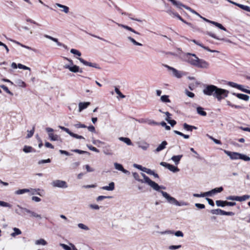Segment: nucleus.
Segmentation results:
<instances>
[{
    "label": "nucleus",
    "instance_id": "1",
    "mask_svg": "<svg viewBox=\"0 0 250 250\" xmlns=\"http://www.w3.org/2000/svg\"><path fill=\"white\" fill-rule=\"evenodd\" d=\"M203 93L208 96H213L217 98L218 101L228 97L229 91L218 88L214 85H208L203 89Z\"/></svg>",
    "mask_w": 250,
    "mask_h": 250
},
{
    "label": "nucleus",
    "instance_id": "2",
    "mask_svg": "<svg viewBox=\"0 0 250 250\" xmlns=\"http://www.w3.org/2000/svg\"><path fill=\"white\" fill-rule=\"evenodd\" d=\"M185 56L186 61L194 66L207 69L209 66L208 62L204 60L199 59L195 54L188 53L185 54Z\"/></svg>",
    "mask_w": 250,
    "mask_h": 250
},
{
    "label": "nucleus",
    "instance_id": "3",
    "mask_svg": "<svg viewBox=\"0 0 250 250\" xmlns=\"http://www.w3.org/2000/svg\"><path fill=\"white\" fill-rule=\"evenodd\" d=\"M133 176L134 178L138 182L142 183H146L151 187L153 189L158 191L160 187L159 185L155 182L151 180L149 177L146 176L144 173H141V175L143 177V179L140 178V176L138 173L136 172L133 173Z\"/></svg>",
    "mask_w": 250,
    "mask_h": 250
},
{
    "label": "nucleus",
    "instance_id": "4",
    "mask_svg": "<svg viewBox=\"0 0 250 250\" xmlns=\"http://www.w3.org/2000/svg\"><path fill=\"white\" fill-rule=\"evenodd\" d=\"M160 192L162 194L163 197L165 198L167 202L170 204L179 207L187 206L188 205V204L186 202L183 201L180 202L178 201L175 198L171 196L167 192L160 191Z\"/></svg>",
    "mask_w": 250,
    "mask_h": 250
},
{
    "label": "nucleus",
    "instance_id": "5",
    "mask_svg": "<svg viewBox=\"0 0 250 250\" xmlns=\"http://www.w3.org/2000/svg\"><path fill=\"white\" fill-rule=\"evenodd\" d=\"M64 59L67 60L69 62V63L64 64L63 65L64 68L68 69L70 72L73 73L83 72L82 69H81L79 66L74 64L72 60L67 58H64Z\"/></svg>",
    "mask_w": 250,
    "mask_h": 250
},
{
    "label": "nucleus",
    "instance_id": "6",
    "mask_svg": "<svg viewBox=\"0 0 250 250\" xmlns=\"http://www.w3.org/2000/svg\"><path fill=\"white\" fill-rule=\"evenodd\" d=\"M51 185L53 188H67L68 187V184L65 181L59 179L53 180Z\"/></svg>",
    "mask_w": 250,
    "mask_h": 250
},
{
    "label": "nucleus",
    "instance_id": "7",
    "mask_svg": "<svg viewBox=\"0 0 250 250\" xmlns=\"http://www.w3.org/2000/svg\"><path fill=\"white\" fill-rule=\"evenodd\" d=\"M136 144L138 148L144 151H146L148 150L150 145L145 140H140L136 142Z\"/></svg>",
    "mask_w": 250,
    "mask_h": 250
},
{
    "label": "nucleus",
    "instance_id": "8",
    "mask_svg": "<svg viewBox=\"0 0 250 250\" xmlns=\"http://www.w3.org/2000/svg\"><path fill=\"white\" fill-rule=\"evenodd\" d=\"M164 66L169 71H171L173 76L176 77L177 78H181L184 75V73L183 72L179 71L172 67H171L167 64H165Z\"/></svg>",
    "mask_w": 250,
    "mask_h": 250
},
{
    "label": "nucleus",
    "instance_id": "9",
    "mask_svg": "<svg viewBox=\"0 0 250 250\" xmlns=\"http://www.w3.org/2000/svg\"><path fill=\"white\" fill-rule=\"evenodd\" d=\"M45 130L48 133V137L51 141H56L60 139V137L59 135L53 133L54 129L53 128L51 127H46Z\"/></svg>",
    "mask_w": 250,
    "mask_h": 250
},
{
    "label": "nucleus",
    "instance_id": "10",
    "mask_svg": "<svg viewBox=\"0 0 250 250\" xmlns=\"http://www.w3.org/2000/svg\"><path fill=\"white\" fill-rule=\"evenodd\" d=\"M17 207L20 208L21 209V210H24V211H25L26 213H28L30 214V216L31 217H35V218H38V219H42V216L40 214H38L37 213L34 212V211H33L27 208H23L21 206H20V205H17Z\"/></svg>",
    "mask_w": 250,
    "mask_h": 250
},
{
    "label": "nucleus",
    "instance_id": "11",
    "mask_svg": "<svg viewBox=\"0 0 250 250\" xmlns=\"http://www.w3.org/2000/svg\"><path fill=\"white\" fill-rule=\"evenodd\" d=\"M59 127L60 129H61L62 130L66 132L70 136H71V137H72L73 138H75L78 139H83V140L85 139V138L83 136L79 135L77 134H75V133H73L72 132L70 131L69 130V129L67 128H66L64 126H61V125L59 126Z\"/></svg>",
    "mask_w": 250,
    "mask_h": 250
},
{
    "label": "nucleus",
    "instance_id": "12",
    "mask_svg": "<svg viewBox=\"0 0 250 250\" xmlns=\"http://www.w3.org/2000/svg\"><path fill=\"white\" fill-rule=\"evenodd\" d=\"M211 213L213 214L222 215H229L232 216L234 215L232 212H227L221 209H215L211 210Z\"/></svg>",
    "mask_w": 250,
    "mask_h": 250
},
{
    "label": "nucleus",
    "instance_id": "13",
    "mask_svg": "<svg viewBox=\"0 0 250 250\" xmlns=\"http://www.w3.org/2000/svg\"><path fill=\"white\" fill-rule=\"evenodd\" d=\"M160 165L166 168L169 169L170 171L173 172H177L179 171V169L177 167L167 163L166 162H162L160 163Z\"/></svg>",
    "mask_w": 250,
    "mask_h": 250
},
{
    "label": "nucleus",
    "instance_id": "14",
    "mask_svg": "<svg viewBox=\"0 0 250 250\" xmlns=\"http://www.w3.org/2000/svg\"><path fill=\"white\" fill-rule=\"evenodd\" d=\"M224 152L229 156L231 160H236L240 159V153L229 151L226 150H224Z\"/></svg>",
    "mask_w": 250,
    "mask_h": 250
},
{
    "label": "nucleus",
    "instance_id": "15",
    "mask_svg": "<svg viewBox=\"0 0 250 250\" xmlns=\"http://www.w3.org/2000/svg\"><path fill=\"white\" fill-rule=\"evenodd\" d=\"M53 6L54 8H59L60 11L65 14H68L69 12V8L68 6L62 4L56 3L53 5Z\"/></svg>",
    "mask_w": 250,
    "mask_h": 250
},
{
    "label": "nucleus",
    "instance_id": "16",
    "mask_svg": "<svg viewBox=\"0 0 250 250\" xmlns=\"http://www.w3.org/2000/svg\"><path fill=\"white\" fill-rule=\"evenodd\" d=\"M125 35L126 39L127 41H129L130 42H131L133 45L140 46H143V44L141 43H140L136 41L135 39H133L129 34H127L126 33H125Z\"/></svg>",
    "mask_w": 250,
    "mask_h": 250
},
{
    "label": "nucleus",
    "instance_id": "17",
    "mask_svg": "<svg viewBox=\"0 0 250 250\" xmlns=\"http://www.w3.org/2000/svg\"><path fill=\"white\" fill-rule=\"evenodd\" d=\"M60 245L64 250H78L75 246L71 243H69L68 245L64 244H60Z\"/></svg>",
    "mask_w": 250,
    "mask_h": 250
},
{
    "label": "nucleus",
    "instance_id": "18",
    "mask_svg": "<svg viewBox=\"0 0 250 250\" xmlns=\"http://www.w3.org/2000/svg\"><path fill=\"white\" fill-rule=\"evenodd\" d=\"M223 190V188L222 187H219L215 188L210 191H208V192H206V194L207 195V196H212L217 193H219L222 191Z\"/></svg>",
    "mask_w": 250,
    "mask_h": 250
},
{
    "label": "nucleus",
    "instance_id": "19",
    "mask_svg": "<svg viewBox=\"0 0 250 250\" xmlns=\"http://www.w3.org/2000/svg\"><path fill=\"white\" fill-rule=\"evenodd\" d=\"M78 59L80 61V62L81 63H82L84 65L89 66L96 68H100V67L98 66V65L96 63H92L91 62H88L81 58H78Z\"/></svg>",
    "mask_w": 250,
    "mask_h": 250
},
{
    "label": "nucleus",
    "instance_id": "20",
    "mask_svg": "<svg viewBox=\"0 0 250 250\" xmlns=\"http://www.w3.org/2000/svg\"><path fill=\"white\" fill-rule=\"evenodd\" d=\"M114 165L115 168L116 169L121 171L125 174H129V172L128 170L124 169L122 165L118 164L117 163H115Z\"/></svg>",
    "mask_w": 250,
    "mask_h": 250
},
{
    "label": "nucleus",
    "instance_id": "21",
    "mask_svg": "<svg viewBox=\"0 0 250 250\" xmlns=\"http://www.w3.org/2000/svg\"><path fill=\"white\" fill-rule=\"evenodd\" d=\"M90 104V103L88 102H80L79 104V112H81L83 110L86 108Z\"/></svg>",
    "mask_w": 250,
    "mask_h": 250
},
{
    "label": "nucleus",
    "instance_id": "22",
    "mask_svg": "<svg viewBox=\"0 0 250 250\" xmlns=\"http://www.w3.org/2000/svg\"><path fill=\"white\" fill-rule=\"evenodd\" d=\"M232 94L233 95L236 96L238 98H239L241 100L246 101H248L250 99V97L248 95H245L244 94H241V93L237 94L235 93H233Z\"/></svg>",
    "mask_w": 250,
    "mask_h": 250
},
{
    "label": "nucleus",
    "instance_id": "23",
    "mask_svg": "<svg viewBox=\"0 0 250 250\" xmlns=\"http://www.w3.org/2000/svg\"><path fill=\"white\" fill-rule=\"evenodd\" d=\"M193 42H194V43H195L196 44L199 45V46L201 47L202 48H203V49L207 50L208 51H209V52H218V51L217 50H211L209 48H208V47H206L204 45H203L202 44L199 43V42H197L196 40H192L191 41Z\"/></svg>",
    "mask_w": 250,
    "mask_h": 250
},
{
    "label": "nucleus",
    "instance_id": "24",
    "mask_svg": "<svg viewBox=\"0 0 250 250\" xmlns=\"http://www.w3.org/2000/svg\"><path fill=\"white\" fill-rule=\"evenodd\" d=\"M167 143L166 141H163L161 144H160L158 147L155 149V152H159L162 150L164 149L166 146L167 145Z\"/></svg>",
    "mask_w": 250,
    "mask_h": 250
},
{
    "label": "nucleus",
    "instance_id": "25",
    "mask_svg": "<svg viewBox=\"0 0 250 250\" xmlns=\"http://www.w3.org/2000/svg\"><path fill=\"white\" fill-rule=\"evenodd\" d=\"M115 188V184L114 182H110L108 186H104L101 188L103 190H105L107 191H112Z\"/></svg>",
    "mask_w": 250,
    "mask_h": 250
},
{
    "label": "nucleus",
    "instance_id": "26",
    "mask_svg": "<svg viewBox=\"0 0 250 250\" xmlns=\"http://www.w3.org/2000/svg\"><path fill=\"white\" fill-rule=\"evenodd\" d=\"M117 24L119 27L124 28L126 29L127 30H128L129 31H130V32H131L133 33H135L137 35L140 34V33L139 32L136 31L133 29H132V28H131L130 27H129L128 26H127V25H124V24H120V23H117Z\"/></svg>",
    "mask_w": 250,
    "mask_h": 250
},
{
    "label": "nucleus",
    "instance_id": "27",
    "mask_svg": "<svg viewBox=\"0 0 250 250\" xmlns=\"http://www.w3.org/2000/svg\"><path fill=\"white\" fill-rule=\"evenodd\" d=\"M183 157V155H174L171 158V160L176 165H178L181 158Z\"/></svg>",
    "mask_w": 250,
    "mask_h": 250
},
{
    "label": "nucleus",
    "instance_id": "28",
    "mask_svg": "<svg viewBox=\"0 0 250 250\" xmlns=\"http://www.w3.org/2000/svg\"><path fill=\"white\" fill-rule=\"evenodd\" d=\"M44 37L54 42L59 46H64L62 43L59 42L58 41V40L57 38H53V37H52L49 35H45Z\"/></svg>",
    "mask_w": 250,
    "mask_h": 250
},
{
    "label": "nucleus",
    "instance_id": "29",
    "mask_svg": "<svg viewBox=\"0 0 250 250\" xmlns=\"http://www.w3.org/2000/svg\"><path fill=\"white\" fill-rule=\"evenodd\" d=\"M119 140L124 142L128 146H132V142L129 138L121 137L119 138Z\"/></svg>",
    "mask_w": 250,
    "mask_h": 250
},
{
    "label": "nucleus",
    "instance_id": "30",
    "mask_svg": "<svg viewBox=\"0 0 250 250\" xmlns=\"http://www.w3.org/2000/svg\"><path fill=\"white\" fill-rule=\"evenodd\" d=\"M29 192L28 188L20 189L15 191V194L16 195H21L26 193Z\"/></svg>",
    "mask_w": 250,
    "mask_h": 250
},
{
    "label": "nucleus",
    "instance_id": "31",
    "mask_svg": "<svg viewBox=\"0 0 250 250\" xmlns=\"http://www.w3.org/2000/svg\"><path fill=\"white\" fill-rule=\"evenodd\" d=\"M35 244L36 245H42V246H45L47 245V242L43 239H40L38 240H37L35 242Z\"/></svg>",
    "mask_w": 250,
    "mask_h": 250
},
{
    "label": "nucleus",
    "instance_id": "32",
    "mask_svg": "<svg viewBox=\"0 0 250 250\" xmlns=\"http://www.w3.org/2000/svg\"><path fill=\"white\" fill-rule=\"evenodd\" d=\"M13 229L14 232L11 234V236L12 237H15L16 236L19 235H20L21 234V231L19 229L17 228H13Z\"/></svg>",
    "mask_w": 250,
    "mask_h": 250
},
{
    "label": "nucleus",
    "instance_id": "33",
    "mask_svg": "<svg viewBox=\"0 0 250 250\" xmlns=\"http://www.w3.org/2000/svg\"><path fill=\"white\" fill-rule=\"evenodd\" d=\"M183 127L185 130L190 131H192L193 129H197V128L195 126L189 125L186 123L184 124Z\"/></svg>",
    "mask_w": 250,
    "mask_h": 250
},
{
    "label": "nucleus",
    "instance_id": "34",
    "mask_svg": "<svg viewBox=\"0 0 250 250\" xmlns=\"http://www.w3.org/2000/svg\"><path fill=\"white\" fill-rule=\"evenodd\" d=\"M104 153L107 156H112L113 155L114 153L110 149L108 148L107 146H105L103 150Z\"/></svg>",
    "mask_w": 250,
    "mask_h": 250
},
{
    "label": "nucleus",
    "instance_id": "35",
    "mask_svg": "<svg viewBox=\"0 0 250 250\" xmlns=\"http://www.w3.org/2000/svg\"><path fill=\"white\" fill-rule=\"evenodd\" d=\"M29 189V192H30L32 195H34L35 194H37L38 195H39L40 196H42V194L40 192H37V191H39L41 190L40 189L38 188H28Z\"/></svg>",
    "mask_w": 250,
    "mask_h": 250
},
{
    "label": "nucleus",
    "instance_id": "36",
    "mask_svg": "<svg viewBox=\"0 0 250 250\" xmlns=\"http://www.w3.org/2000/svg\"><path fill=\"white\" fill-rule=\"evenodd\" d=\"M33 148L30 146H25L23 147V151L25 153H29L33 151Z\"/></svg>",
    "mask_w": 250,
    "mask_h": 250
},
{
    "label": "nucleus",
    "instance_id": "37",
    "mask_svg": "<svg viewBox=\"0 0 250 250\" xmlns=\"http://www.w3.org/2000/svg\"><path fill=\"white\" fill-rule=\"evenodd\" d=\"M239 159L246 162L250 161V157L249 156L242 153H240Z\"/></svg>",
    "mask_w": 250,
    "mask_h": 250
},
{
    "label": "nucleus",
    "instance_id": "38",
    "mask_svg": "<svg viewBox=\"0 0 250 250\" xmlns=\"http://www.w3.org/2000/svg\"><path fill=\"white\" fill-rule=\"evenodd\" d=\"M78 227L79 229L86 231L89 230L88 227L83 223H79L78 224Z\"/></svg>",
    "mask_w": 250,
    "mask_h": 250
},
{
    "label": "nucleus",
    "instance_id": "39",
    "mask_svg": "<svg viewBox=\"0 0 250 250\" xmlns=\"http://www.w3.org/2000/svg\"><path fill=\"white\" fill-rule=\"evenodd\" d=\"M0 206L9 208H12V205L10 204L2 201H0Z\"/></svg>",
    "mask_w": 250,
    "mask_h": 250
},
{
    "label": "nucleus",
    "instance_id": "40",
    "mask_svg": "<svg viewBox=\"0 0 250 250\" xmlns=\"http://www.w3.org/2000/svg\"><path fill=\"white\" fill-rule=\"evenodd\" d=\"M197 113L203 116H205L207 115V113L203 110V108L201 107H198L197 108Z\"/></svg>",
    "mask_w": 250,
    "mask_h": 250
},
{
    "label": "nucleus",
    "instance_id": "41",
    "mask_svg": "<svg viewBox=\"0 0 250 250\" xmlns=\"http://www.w3.org/2000/svg\"><path fill=\"white\" fill-rule=\"evenodd\" d=\"M211 23L216 26V27H218L219 28L224 31H226V29L224 26H223L220 23L213 21V22H211Z\"/></svg>",
    "mask_w": 250,
    "mask_h": 250
},
{
    "label": "nucleus",
    "instance_id": "42",
    "mask_svg": "<svg viewBox=\"0 0 250 250\" xmlns=\"http://www.w3.org/2000/svg\"><path fill=\"white\" fill-rule=\"evenodd\" d=\"M226 201L217 200L216 201V205L218 207H224L226 206Z\"/></svg>",
    "mask_w": 250,
    "mask_h": 250
},
{
    "label": "nucleus",
    "instance_id": "43",
    "mask_svg": "<svg viewBox=\"0 0 250 250\" xmlns=\"http://www.w3.org/2000/svg\"><path fill=\"white\" fill-rule=\"evenodd\" d=\"M16 83L19 86H21L22 87H25L26 86V83L23 81H22L21 80H20V79L16 81Z\"/></svg>",
    "mask_w": 250,
    "mask_h": 250
},
{
    "label": "nucleus",
    "instance_id": "44",
    "mask_svg": "<svg viewBox=\"0 0 250 250\" xmlns=\"http://www.w3.org/2000/svg\"><path fill=\"white\" fill-rule=\"evenodd\" d=\"M183 7H184L186 9L189 10L192 13H193V14H194L199 16V17H201V15L200 14H199L197 12H196L195 10H194L193 9H191V8H190V7H189L188 6H183Z\"/></svg>",
    "mask_w": 250,
    "mask_h": 250
},
{
    "label": "nucleus",
    "instance_id": "45",
    "mask_svg": "<svg viewBox=\"0 0 250 250\" xmlns=\"http://www.w3.org/2000/svg\"><path fill=\"white\" fill-rule=\"evenodd\" d=\"M238 6L240 8L242 9L243 10H244L248 12H250V7L248 6L244 5L239 3Z\"/></svg>",
    "mask_w": 250,
    "mask_h": 250
},
{
    "label": "nucleus",
    "instance_id": "46",
    "mask_svg": "<svg viewBox=\"0 0 250 250\" xmlns=\"http://www.w3.org/2000/svg\"><path fill=\"white\" fill-rule=\"evenodd\" d=\"M161 100L164 103H169L170 101L168 99V96L167 95H163L161 97Z\"/></svg>",
    "mask_w": 250,
    "mask_h": 250
},
{
    "label": "nucleus",
    "instance_id": "47",
    "mask_svg": "<svg viewBox=\"0 0 250 250\" xmlns=\"http://www.w3.org/2000/svg\"><path fill=\"white\" fill-rule=\"evenodd\" d=\"M174 132L177 135H179L180 136L183 137L185 139H188L189 137V135L184 134L183 133H182L179 131L174 130Z\"/></svg>",
    "mask_w": 250,
    "mask_h": 250
},
{
    "label": "nucleus",
    "instance_id": "48",
    "mask_svg": "<svg viewBox=\"0 0 250 250\" xmlns=\"http://www.w3.org/2000/svg\"><path fill=\"white\" fill-rule=\"evenodd\" d=\"M250 198V195H244L242 196H239V202H243L248 200Z\"/></svg>",
    "mask_w": 250,
    "mask_h": 250
},
{
    "label": "nucleus",
    "instance_id": "49",
    "mask_svg": "<svg viewBox=\"0 0 250 250\" xmlns=\"http://www.w3.org/2000/svg\"><path fill=\"white\" fill-rule=\"evenodd\" d=\"M207 34L209 35L211 37H212L215 39H216L217 40H224L223 39H220V38H218L214 34L212 33V32H207Z\"/></svg>",
    "mask_w": 250,
    "mask_h": 250
},
{
    "label": "nucleus",
    "instance_id": "50",
    "mask_svg": "<svg viewBox=\"0 0 250 250\" xmlns=\"http://www.w3.org/2000/svg\"><path fill=\"white\" fill-rule=\"evenodd\" d=\"M0 87L1 88H2L6 93H7L8 94H10V95L11 96H13V94L12 92H11L9 89L8 88H7V87H6L5 85H0Z\"/></svg>",
    "mask_w": 250,
    "mask_h": 250
},
{
    "label": "nucleus",
    "instance_id": "51",
    "mask_svg": "<svg viewBox=\"0 0 250 250\" xmlns=\"http://www.w3.org/2000/svg\"><path fill=\"white\" fill-rule=\"evenodd\" d=\"M18 67L20 69H24V70H29L30 71L31 70V69L30 67H27L25 65H24L21 63H18Z\"/></svg>",
    "mask_w": 250,
    "mask_h": 250
},
{
    "label": "nucleus",
    "instance_id": "52",
    "mask_svg": "<svg viewBox=\"0 0 250 250\" xmlns=\"http://www.w3.org/2000/svg\"><path fill=\"white\" fill-rule=\"evenodd\" d=\"M34 131H35V127H33L32 129L30 130V131H27V136H26V138H31L34 134Z\"/></svg>",
    "mask_w": 250,
    "mask_h": 250
},
{
    "label": "nucleus",
    "instance_id": "53",
    "mask_svg": "<svg viewBox=\"0 0 250 250\" xmlns=\"http://www.w3.org/2000/svg\"><path fill=\"white\" fill-rule=\"evenodd\" d=\"M70 52L73 54L77 55L78 56H81V53L79 50L75 49H71L70 50Z\"/></svg>",
    "mask_w": 250,
    "mask_h": 250
},
{
    "label": "nucleus",
    "instance_id": "54",
    "mask_svg": "<svg viewBox=\"0 0 250 250\" xmlns=\"http://www.w3.org/2000/svg\"><path fill=\"white\" fill-rule=\"evenodd\" d=\"M228 85L231 87L236 88H239L240 87L239 86V84H238L236 83H235L233 82H230L228 83Z\"/></svg>",
    "mask_w": 250,
    "mask_h": 250
},
{
    "label": "nucleus",
    "instance_id": "55",
    "mask_svg": "<svg viewBox=\"0 0 250 250\" xmlns=\"http://www.w3.org/2000/svg\"><path fill=\"white\" fill-rule=\"evenodd\" d=\"M74 126L77 128H86V125H85L84 124H82L80 123H79L78 124L74 125Z\"/></svg>",
    "mask_w": 250,
    "mask_h": 250
},
{
    "label": "nucleus",
    "instance_id": "56",
    "mask_svg": "<svg viewBox=\"0 0 250 250\" xmlns=\"http://www.w3.org/2000/svg\"><path fill=\"white\" fill-rule=\"evenodd\" d=\"M166 120L172 126H173L176 124V122L175 120L168 119L166 118Z\"/></svg>",
    "mask_w": 250,
    "mask_h": 250
},
{
    "label": "nucleus",
    "instance_id": "57",
    "mask_svg": "<svg viewBox=\"0 0 250 250\" xmlns=\"http://www.w3.org/2000/svg\"><path fill=\"white\" fill-rule=\"evenodd\" d=\"M115 92L122 98H124L125 97V96L121 92V91L119 90V89L116 87L115 88Z\"/></svg>",
    "mask_w": 250,
    "mask_h": 250
},
{
    "label": "nucleus",
    "instance_id": "58",
    "mask_svg": "<svg viewBox=\"0 0 250 250\" xmlns=\"http://www.w3.org/2000/svg\"><path fill=\"white\" fill-rule=\"evenodd\" d=\"M87 146L88 147V148L93 151H94V152H96L97 153H99V149H98L97 148H96L95 147H94L92 146H90V145H87Z\"/></svg>",
    "mask_w": 250,
    "mask_h": 250
},
{
    "label": "nucleus",
    "instance_id": "59",
    "mask_svg": "<svg viewBox=\"0 0 250 250\" xmlns=\"http://www.w3.org/2000/svg\"><path fill=\"white\" fill-rule=\"evenodd\" d=\"M92 143L97 146H99L100 144H104V143L99 140H93Z\"/></svg>",
    "mask_w": 250,
    "mask_h": 250
},
{
    "label": "nucleus",
    "instance_id": "60",
    "mask_svg": "<svg viewBox=\"0 0 250 250\" xmlns=\"http://www.w3.org/2000/svg\"><path fill=\"white\" fill-rule=\"evenodd\" d=\"M193 196L195 197H204L207 196V195L206 194V192H204L201 194L194 193L193 194Z\"/></svg>",
    "mask_w": 250,
    "mask_h": 250
},
{
    "label": "nucleus",
    "instance_id": "61",
    "mask_svg": "<svg viewBox=\"0 0 250 250\" xmlns=\"http://www.w3.org/2000/svg\"><path fill=\"white\" fill-rule=\"evenodd\" d=\"M160 233L161 234H174V231L170 230H167L164 231H161Z\"/></svg>",
    "mask_w": 250,
    "mask_h": 250
},
{
    "label": "nucleus",
    "instance_id": "62",
    "mask_svg": "<svg viewBox=\"0 0 250 250\" xmlns=\"http://www.w3.org/2000/svg\"><path fill=\"white\" fill-rule=\"evenodd\" d=\"M174 234L177 237H183L184 236L183 233L180 230H178L176 231L175 232H174Z\"/></svg>",
    "mask_w": 250,
    "mask_h": 250
},
{
    "label": "nucleus",
    "instance_id": "63",
    "mask_svg": "<svg viewBox=\"0 0 250 250\" xmlns=\"http://www.w3.org/2000/svg\"><path fill=\"white\" fill-rule=\"evenodd\" d=\"M181 247V245H177V246L172 245V246H170L168 247V249L170 250H174L178 249L180 248Z\"/></svg>",
    "mask_w": 250,
    "mask_h": 250
},
{
    "label": "nucleus",
    "instance_id": "64",
    "mask_svg": "<svg viewBox=\"0 0 250 250\" xmlns=\"http://www.w3.org/2000/svg\"><path fill=\"white\" fill-rule=\"evenodd\" d=\"M50 162L51 160L50 159H47L46 160H41L38 162V164L41 165L44 163H50Z\"/></svg>",
    "mask_w": 250,
    "mask_h": 250
}]
</instances>
